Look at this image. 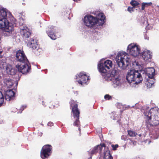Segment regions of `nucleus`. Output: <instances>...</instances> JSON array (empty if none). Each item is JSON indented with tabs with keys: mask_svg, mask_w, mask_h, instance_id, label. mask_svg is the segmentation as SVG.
Instances as JSON below:
<instances>
[{
	"mask_svg": "<svg viewBox=\"0 0 159 159\" xmlns=\"http://www.w3.org/2000/svg\"><path fill=\"white\" fill-rule=\"evenodd\" d=\"M138 135H139V137H141L142 136L141 134H139Z\"/></svg>",
	"mask_w": 159,
	"mask_h": 159,
	"instance_id": "nucleus-44",
	"label": "nucleus"
},
{
	"mask_svg": "<svg viewBox=\"0 0 159 159\" xmlns=\"http://www.w3.org/2000/svg\"><path fill=\"white\" fill-rule=\"evenodd\" d=\"M90 28L91 29H92V27H90Z\"/></svg>",
	"mask_w": 159,
	"mask_h": 159,
	"instance_id": "nucleus-51",
	"label": "nucleus"
},
{
	"mask_svg": "<svg viewBox=\"0 0 159 159\" xmlns=\"http://www.w3.org/2000/svg\"><path fill=\"white\" fill-rule=\"evenodd\" d=\"M83 24L87 28H89V13L85 15L82 19Z\"/></svg>",
	"mask_w": 159,
	"mask_h": 159,
	"instance_id": "nucleus-20",
	"label": "nucleus"
},
{
	"mask_svg": "<svg viewBox=\"0 0 159 159\" xmlns=\"http://www.w3.org/2000/svg\"><path fill=\"white\" fill-rule=\"evenodd\" d=\"M27 106L26 105H22L21 107H20V110L21 111L20 112V113H21L26 108Z\"/></svg>",
	"mask_w": 159,
	"mask_h": 159,
	"instance_id": "nucleus-33",
	"label": "nucleus"
},
{
	"mask_svg": "<svg viewBox=\"0 0 159 159\" xmlns=\"http://www.w3.org/2000/svg\"><path fill=\"white\" fill-rule=\"evenodd\" d=\"M31 32L30 31H26V32H24L23 34V35L25 38H29L30 36Z\"/></svg>",
	"mask_w": 159,
	"mask_h": 159,
	"instance_id": "nucleus-29",
	"label": "nucleus"
},
{
	"mask_svg": "<svg viewBox=\"0 0 159 159\" xmlns=\"http://www.w3.org/2000/svg\"><path fill=\"white\" fill-rule=\"evenodd\" d=\"M104 98L106 100H109L112 99V97L109 94H106L104 96Z\"/></svg>",
	"mask_w": 159,
	"mask_h": 159,
	"instance_id": "nucleus-32",
	"label": "nucleus"
},
{
	"mask_svg": "<svg viewBox=\"0 0 159 159\" xmlns=\"http://www.w3.org/2000/svg\"><path fill=\"white\" fill-rule=\"evenodd\" d=\"M118 74V71L117 68H114L111 71L108 73L107 72L105 75H103L105 79L108 81L112 80V79L115 78L116 76H117Z\"/></svg>",
	"mask_w": 159,
	"mask_h": 159,
	"instance_id": "nucleus-12",
	"label": "nucleus"
},
{
	"mask_svg": "<svg viewBox=\"0 0 159 159\" xmlns=\"http://www.w3.org/2000/svg\"><path fill=\"white\" fill-rule=\"evenodd\" d=\"M11 17L13 18L11 13L0 5V29L3 31V36L14 39L16 36L14 34L13 25L9 21L8 18Z\"/></svg>",
	"mask_w": 159,
	"mask_h": 159,
	"instance_id": "nucleus-1",
	"label": "nucleus"
},
{
	"mask_svg": "<svg viewBox=\"0 0 159 159\" xmlns=\"http://www.w3.org/2000/svg\"><path fill=\"white\" fill-rule=\"evenodd\" d=\"M134 8L133 7H129L127 8V11L130 13H131L134 11Z\"/></svg>",
	"mask_w": 159,
	"mask_h": 159,
	"instance_id": "nucleus-31",
	"label": "nucleus"
},
{
	"mask_svg": "<svg viewBox=\"0 0 159 159\" xmlns=\"http://www.w3.org/2000/svg\"><path fill=\"white\" fill-rule=\"evenodd\" d=\"M74 93L76 94L77 95L78 94V92L77 91H75Z\"/></svg>",
	"mask_w": 159,
	"mask_h": 159,
	"instance_id": "nucleus-40",
	"label": "nucleus"
},
{
	"mask_svg": "<svg viewBox=\"0 0 159 159\" xmlns=\"http://www.w3.org/2000/svg\"><path fill=\"white\" fill-rule=\"evenodd\" d=\"M141 55L145 61H151L152 55L150 51H143L141 53Z\"/></svg>",
	"mask_w": 159,
	"mask_h": 159,
	"instance_id": "nucleus-17",
	"label": "nucleus"
},
{
	"mask_svg": "<svg viewBox=\"0 0 159 159\" xmlns=\"http://www.w3.org/2000/svg\"><path fill=\"white\" fill-rule=\"evenodd\" d=\"M5 97L2 92L0 91V107L3 106L6 104L4 102Z\"/></svg>",
	"mask_w": 159,
	"mask_h": 159,
	"instance_id": "nucleus-25",
	"label": "nucleus"
},
{
	"mask_svg": "<svg viewBox=\"0 0 159 159\" xmlns=\"http://www.w3.org/2000/svg\"><path fill=\"white\" fill-rule=\"evenodd\" d=\"M37 66V68L39 69V68H38V66Z\"/></svg>",
	"mask_w": 159,
	"mask_h": 159,
	"instance_id": "nucleus-48",
	"label": "nucleus"
},
{
	"mask_svg": "<svg viewBox=\"0 0 159 159\" xmlns=\"http://www.w3.org/2000/svg\"><path fill=\"white\" fill-rule=\"evenodd\" d=\"M44 71H45V74H46L47 73V71H48V70L47 69H46L44 70Z\"/></svg>",
	"mask_w": 159,
	"mask_h": 159,
	"instance_id": "nucleus-42",
	"label": "nucleus"
},
{
	"mask_svg": "<svg viewBox=\"0 0 159 159\" xmlns=\"http://www.w3.org/2000/svg\"><path fill=\"white\" fill-rule=\"evenodd\" d=\"M30 40V42H29L27 44L28 45L33 49H37V50H38L37 49L38 44H37L36 40L34 41V39L33 38H31Z\"/></svg>",
	"mask_w": 159,
	"mask_h": 159,
	"instance_id": "nucleus-21",
	"label": "nucleus"
},
{
	"mask_svg": "<svg viewBox=\"0 0 159 159\" xmlns=\"http://www.w3.org/2000/svg\"><path fill=\"white\" fill-rule=\"evenodd\" d=\"M47 125L48 126L51 127L53 125V123L52 122L50 121L48 123Z\"/></svg>",
	"mask_w": 159,
	"mask_h": 159,
	"instance_id": "nucleus-34",
	"label": "nucleus"
},
{
	"mask_svg": "<svg viewBox=\"0 0 159 159\" xmlns=\"http://www.w3.org/2000/svg\"><path fill=\"white\" fill-rule=\"evenodd\" d=\"M41 125L43 126V125L42 123H41Z\"/></svg>",
	"mask_w": 159,
	"mask_h": 159,
	"instance_id": "nucleus-46",
	"label": "nucleus"
},
{
	"mask_svg": "<svg viewBox=\"0 0 159 159\" xmlns=\"http://www.w3.org/2000/svg\"><path fill=\"white\" fill-rule=\"evenodd\" d=\"M21 74H18V75H16V78L13 79V80L11 81L8 83L7 84V85L9 88H11L15 84L13 89L15 91H17V87L18 84V82L20 80L21 77Z\"/></svg>",
	"mask_w": 159,
	"mask_h": 159,
	"instance_id": "nucleus-14",
	"label": "nucleus"
},
{
	"mask_svg": "<svg viewBox=\"0 0 159 159\" xmlns=\"http://www.w3.org/2000/svg\"><path fill=\"white\" fill-rule=\"evenodd\" d=\"M80 111L78 107V104H75L73 106L72 109V113L73 114L74 118L76 119L74 122L73 125L74 126H78L80 124Z\"/></svg>",
	"mask_w": 159,
	"mask_h": 159,
	"instance_id": "nucleus-10",
	"label": "nucleus"
},
{
	"mask_svg": "<svg viewBox=\"0 0 159 159\" xmlns=\"http://www.w3.org/2000/svg\"><path fill=\"white\" fill-rule=\"evenodd\" d=\"M88 152L89 154V151H88Z\"/></svg>",
	"mask_w": 159,
	"mask_h": 159,
	"instance_id": "nucleus-47",
	"label": "nucleus"
},
{
	"mask_svg": "<svg viewBox=\"0 0 159 159\" xmlns=\"http://www.w3.org/2000/svg\"><path fill=\"white\" fill-rule=\"evenodd\" d=\"M130 4L134 8L140 4L138 2L135 0H131Z\"/></svg>",
	"mask_w": 159,
	"mask_h": 159,
	"instance_id": "nucleus-26",
	"label": "nucleus"
},
{
	"mask_svg": "<svg viewBox=\"0 0 159 159\" xmlns=\"http://www.w3.org/2000/svg\"><path fill=\"white\" fill-rule=\"evenodd\" d=\"M91 157H90V159H91Z\"/></svg>",
	"mask_w": 159,
	"mask_h": 159,
	"instance_id": "nucleus-54",
	"label": "nucleus"
},
{
	"mask_svg": "<svg viewBox=\"0 0 159 159\" xmlns=\"http://www.w3.org/2000/svg\"><path fill=\"white\" fill-rule=\"evenodd\" d=\"M145 39H148V40L149 39V37H146V35H145Z\"/></svg>",
	"mask_w": 159,
	"mask_h": 159,
	"instance_id": "nucleus-41",
	"label": "nucleus"
},
{
	"mask_svg": "<svg viewBox=\"0 0 159 159\" xmlns=\"http://www.w3.org/2000/svg\"><path fill=\"white\" fill-rule=\"evenodd\" d=\"M145 72L148 78H154L155 75V70L153 67L147 68Z\"/></svg>",
	"mask_w": 159,
	"mask_h": 159,
	"instance_id": "nucleus-19",
	"label": "nucleus"
},
{
	"mask_svg": "<svg viewBox=\"0 0 159 159\" xmlns=\"http://www.w3.org/2000/svg\"><path fill=\"white\" fill-rule=\"evenodd\" d=\"M143 114L147 120L146 123L151 126L159 125V111L156 108L144 111Z\"/></svg>",
	"mask_w": 159,
	"mask_h": 159,
	"instance_id": "nucleus-3",
	"label": "nucleus"
},
{
	"mask_svg": "<svg viewBox=\"0 0 159 159\" xmlns=\"http://www.w3.org/2000/svg\"><path fill=\"white\" fill-rule=\"evenodd\" d=\"M52 148L51 145L47 144L43 146L40 152L42 159H47L52 153Z\"/></svg>",
	"mask_w": 159,
	"mask_h": 159,
	"instance_id": "nucleus-9",
	"label": "nucleus"
},
{
	"mask_svg": "<svg viewBox=\"0 0 159 159\" xmlns=\"http://www.w3.org/2000/svg\"><path fill=\"white\" fill-rule=\"evenodd\" d=\"M88 159H89V157Z\"/></svg>",
	"mask_w": 159,
	"mask_h": 159,
	"instance_id": "nucleus-53",
	"label": "nucleus"
},
{
	"mask_svg": "<svg viewBox=\"0 0 159 159\" xmlns=\"http://www.w3.org/2000/svg\"><path fill=\"white\" fill-rule=\"evenodd\" d=\"M154 80L153 78H148L147 79V80L145 82V84L148 85V87L150 88L154 84Z\"/></svg>",
	"mask_w": 159,
	"mask_h": 159,
	"instance_id": "nucleus-24",
	"label": "nucleus"
},
{
	"mask_svg": "<svg viewBox=\"0 0 159 159\" xmlns=\"http://www.w3.org/2000/svg\"><path fill=\"white\" fill-rule=\"evenodd\" d=\"M42 105L44 107H46V106L45 104V102H44L43 101H42Z\"/></svg>",
	"mask_w": 159,
	"mask_h": 159,
	"instance_id": "nucleus-38",
	"label": "nucleus"
},
{
	"mask_svg": "<svg viewBox=\"0 0 159 159\" xmlns=\"http://www.w3.org/2000/svg\"><path fill=\"white\" fill-rule=\"evenodd\" d=\"M127 132L128 134L130 137H135L137 135V133L133 130H128Z\"/></svg>",
	"mask_w": 159,
	"mask_h": 159,
	"instance_id": "nucleus-28",
	"label": "nucleus"
},
{
	"mask_svg": "<svg viewBox=\"0 0 159 159\" xmlns=\"http://www.w3.org/2000/svg\"><path fill=\"white\" fill-rule=\"evenodd\" d=\"M20 20H24V19L22 17H21V18H20Z\"/></svg>",
	"mask_w": 159,
	"mask_h": 159,
	"instance_id": "nucleus-43",
	"label": "nucleus"
},
{
	"mask_svg": "<svg viewBox=\"0 0 159 159\" xmlns=\"http://www.w3.org/2000/svg\"><path fill=\"white\" fill-rule=\"evenodd\" d=\"M22 5H25V3H22Z\"/></svg>",
	"mask_w": 159,
	"mask_h": 159,
	"instance_id": "nucleus-45",
	"label": "nucleus"
},
{
	"mask_svg": "<svg viewBox=\"0 0 159 159\" xmlns=\"http://www.w3.org/2000/svg\"><path fill=\"white\" fill-rule=\"evenodd\" d=\"M2 50H0V58L2 57Z\"/></svg>",
	"mask_w": 159,
	"mask_h": 159,
	"instance_id": "nucleus-39",
	"label": "nucleus"
},
{
	"mask_svg": "<svg viewBox=\"0 0 159 159\" xmlns=\"http://www.w3.org/2000/svg\"><path fill=\"white\" fill-rule=\"evenodd\" d=\"M6 73L8 75H15V78H16V75L18 74H21V72L18 71L17 69L15 66L12 67L11 65H7L6 67Z\"/></svg>",
	"mask_w": 159,
	"mask_h": 159,
	"instance_id": "nucleus-15",
	"label": "nucleus"
},
{
	"mask_svg": "<svg viewBox=\"0 0 159 159\" xmlns=\"http://www.w3.org/2000/svg\"><path fill=\"white\" fill-rule=\"evenodd\" d=\"M80 124L78 126H77V127H78V130L80 131V135H81V133H80L81 129H80Z\"/></svg>",
	"mask_w": 159,
	"mask_h": 159,
	"instance_id": "nucleus-35",
	"label": "nucleus"
},
{
	"mask_svg": "<svg viewBox=\"0 0 159 159\" xmlns=\"http://www.w3.org/2000/svg\"><path fill=\"white\" fill-rule=\"evenodd\" d=\"M152 3L150 2L149 3L143 2L142 3L141 10H144L145 7H148L151 6L152 4Z\"/></svg>",
	"mask_w": 159,
	"mask_h": 159,
	"instance_id": "nucleus-27",
	"label": "nucleus"
},
{
	"mask_svg": "<svg viewBox=\"0 0 159 159\" xmlns=\"http://www.w3.org/2000/svg\"><path fill=\"white\" fill-rule=\"evenodd\" d=\"M98 146H101L100 147L101 152L102 151V147H104L105 149H107L108 150V151L107 150L106 152L105 151H104V159H113V157L110 153L108 148L107 147H106L105 143H101L100 145H98Z\"/></svg>",
	"mask_w": 159,
	"mask_h": 159,
	"instance_id": "nucleus-16",
	"label": "nucleus"
},
{
	"mask_svg": "<svg viewBox=\"0 0 159 159\" xmlns=\"http://www.w3.org/2000/svg\"><path fill=\"white\" fill-rule=\"evenodd\" d=\"M75 79H77L76 81L81 85H87V80H89V76H88L84 72H80L75 76Z\"/></svg>",
	"mask_w": 159,
	"mask_h": 159,
	"instance_id": "nucleus-8",
	"label": "nucleus"
},
{
	"mask_svg": "<svg viewBox=\"0 0 159 159\" xmlns=\"http://www.w3.org/2000/svg\"><path fill=\"white\" fill-rule=\"evenodd\" d=\"M128 55L125 52L118 53L116 57V63L119 67L122 69H125L130 63V59Z\"/></svg>",
	"mask_w": 159,
	"mask_h": 159,
	"instance_id": "nucleus-4",
	"label": "nucleus"
},
{
	"mask_svg": "<svg viewBox=\"0 0 159 159\" xmlns=\"http://www.w3.org/2000/svg\"><path fill=\"white\" fill-rule=\"evenodd\" d=\"M105 21L106 16L103 13H99L97 17L90 15V24L92 25L102 26Z\"/></svg>",
	"mask_w": 159,
	"mask_h": 159,
	"instance_id": "nucleus-6",
	"label": "nucleus"
},
{
	"mask_svg": "<svg viewBox=\"0 0 159 159\" xmlns=\"http://www.w3.org/2000/svg\"><path fill=\"white\" fill-rule=\"evenodd\" d=\"M140 48L138 46L130 44L127 47V52L130 55L134 57H136L140 54Z\"/></svg>",
	"mask_w": 159,
	"mask_h": 159,
	"instance_id": "nucleus-11",
	"label": "nucleus"
},
{
	"mask_svg": "<svg viewBox=\"0 0 159 159\" xmlns=\"http://www.w3.org/2000/svg\"><path fill=\"white\" fill-rule=\"evenodd\" d=\"M23 2H24V1H25V0H23Z\"/></svg>",
	"mask_w": 159,
	"mask_h": 159,
	"instance_id": "nucleus-52",
	"label": "nucleus"
},
{
	"mask_svg": "<svg viewBox=\"0 0 159 159\" xmlns=\"http://www.w3.org/2000/svg\"><path fill=\"white\" fill-rule=\"evenodd\" d=\"M54 28V26H51L49 30L46 31V33L48 34V36L51 39L53 40H55L56 39L54 33L55 32Z\"/></svg>",
	"mask_w": 159,
	"mask_h": 159,
	"instance_id": "nucleus-18",
	"label": "nucleus"
},
{
	"mask_svg": "<svg viewBox=\"0 0 159 159\" xmlns=\"http://www.w3.org/2000/svg\"><path fill=\"white\" fill-rule=\"evenodd\" d=\"M119 76H117V77L115 78L112 79V80H110V81H112L114 86H117L120 85L121 83L120 82V79H119L118 77Z\"/></svg>",
	"mask_w": 159,
	"mask_h": 159,
	"instance_id": "nucleus-22",
	"label": "nucleus"
},
{
	"mask_svg": "<svg viewBox=\"0 0 159 159\" xmlns=\"http://www.w3.org/2000/svg\"><path fill=\"white\" fill-rule=\"evenodd\" d=\"M111 146L112 148V150L114 151H115L117 150V148L119 147V145L118 144L115 145L112 144Z\"/></svg>",
	"mask_w": 159,
	"mask_h": 159,
	"instance_id": "nucleus-30",
	"label": "nucleus"
},
{
	"mask_svg": "<svg viewBox=\"0 0 159 159\" xmlns=\"http://www.w3.org/2000/svg\"><path fill=\"white\" fill-rule=\"evenodd\" d=\"M112 61L110 60H107L103 62L101 60L98 63V68L102 75L103 76L104 74L106 73L108 70L112 67Z\"/></svg>",
	"mask_w": 159,
	"mask_h": 159,
	"instance_id": "nucleus-7",
	"label": "nucleus"
},
{
	"mask_svg": "<svg viewBox=\"0 0 159 159\" xmlns=\"http://www.w3.org/2000/svg\"><path fill=\"white\" fill-rule=\"evenodd\" d=\"M57 102V104H59V103H58V102Z\"/></svg>",
	"mask_w": 159,
	"mask_h": 159,
	"instance_id": "nucleus-49",
	"label": "nucleus"
},
{
	"mask_svg": "<svg viewBox=\"0 0 159 159\" xmlns=\"http://www.w3.org/2000/svg\"><path fill=\"white\" fill-rule=\"evenodd\" d=\"M141 73V71L130 70L126 75V79L129 83L133 81L136 84H138L141 83L143 80Z\"/></svg>",
	"mask_w": 159,
	"mask_h": 159,
	"instance_id": "nucleus-5",
	"label": "nucleus"
},
{
	"mask_svg": "<svg viewBox=\"0 0 159 159\" xmlns=\"http://www.w3.org/2000/svg\"><path fill=\"white\" fill-rule=\"evenodd\" d=\"M1 43L0 42V43Z\"/></svg>",
	"mask_w": 159,
	"mask_h": 159,
	"instance_id": "nucleus-55",
	"label": "nucleus"
},
{
	"mask_svg": "<svg viewBox=\"0 0 159 159\" xmlns=\"http://www.w3.org/2000/svg\"><path fill=\"white\" fill-rule=\"evenodd\" d=\"M57 102V104H59V103H58V102Z\"/></svg>",
	"mask_w": 159,
	"mask_h": 159,
	"instance_id": "nucleus-50",
	"label": "nucleus"
},
{
	"mask_svg": "<svg viewBox=\"0 0 159 159\" xmlns=\"http://www.w3.org/2000/svg\"><path fill=\"white\" fill-rule=\"evenodd\" d=\"M11 80L10 78H8L6 79V84L9 83L12 80Z\"/></svg>",
	"mask_w": 159,
	"mask_h": 159,
	"instance_id": "nucleus-36",
	"label": "nucleus"
},
{
	"mask_svg": "<svg viewBox=\"0 0 159 159\" xmlns=\"http://www.w3.org/2000/svg\"><path fill=\"white\" fill-rule=\"evenodd\" d=\"M88 33H89V31H88L87 30H86L84 32V35H85V36H86V37H85V38H87L88 37H89V34H88V36L87 35H86V34H87Z\"/></svg>",
	"mask_w": 159,
	"mask_h": 159,
	"instance_id": "nucleus-37",
	"label": "nucleus"
},
{
	"mask_svg": "<svg viewBox=\"0 0 159 159\" xmlns=\"http://www.w3.org/2000/svg\"><path fill=\"white\" fill-rule=\"evenodd\" d=\"M101 146H96L94 147L92 150L91 151V155H93L94 154H96L97 153L99 152L100 153L101 152V151H100V147Z\"/></svg>",
	"mask_w": 159,
	"mask_h": 159,
	"instance_id": "nucleus-23",
	"label": "nucleus"
},
{
	"mask_svg": "<svg viewBox=\"0 0 159 159\" xmlns=\"http://www.w3.org/2000/svg\"><path fill=\"white\" fill-rule=\"evenodd\" d=\"M12 89L4 90L3 94L6 100L10 101L14 100L16 95V93Z\"/></svg>",
	"mask_w": 159,
	"mask_h": 159,
	"instance_id": "nucleus-13",
	"label": "nucleus"
},
{
	"mask_svg": "<svg viewBox=\"0 0 159 159\" xmlns=\"http://www.w3.org/2000/svg\"><path fill=\"white\" fill-rule=\"evenodd\" d=\"M16 58L17 61L20 63L16 65L18 71L23 75H26L31 71V65L23 51L19 50L16 53Z\"/></svg>",
	"mask_w": 159,
	"mask_h": 159,
	"instance_id": "nucleus-2",
	"label": "nucleus"
}]
</instances>
